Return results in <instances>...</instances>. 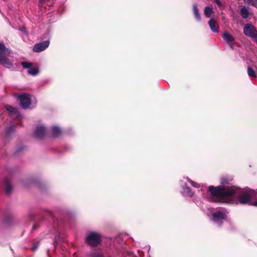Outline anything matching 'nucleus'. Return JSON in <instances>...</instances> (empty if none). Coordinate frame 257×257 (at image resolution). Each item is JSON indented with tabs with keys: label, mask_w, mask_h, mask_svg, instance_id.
Segmentation results:
<instances>
[{
	"label": "nucleus",
	"mask_w": 257,
	"mask_h": 257,
	"mask_svg": "<svg viewBox=\"0 0 257 257\" xmlns=\"http://www.w3.org/2000/svg\"><path fill=\"white\" fill-rule=\"evenodd\" d=\"M195 203H196V204L198 206L200 205L201 202H198V201H197V202H196Z\"/></svg>",
	"instance_id": "30"
},
{
	"label": "nucleus",
	"mask_w": 257,
	"mask_h": 257,
	"mask_svg": "<svg viewBox=\"0 0 257 257\" xmlns=\"http://www.w3.org/2000/svg\"><path fill=\"white\" fill-rule=\"evenodd\" d=\"M46 35L48 36V37H49V38H50V35L49 33V32H48V33L46 34Z\"/></svg>",
	"instance_id": "32"
},
{
	"label": "nucleus",
	"mask_w": 257,
	"mask_h": 257,
	"mask_svg": "<svg viewBox=\"0 0 257 257\" xmlns=\"http://www.w3.org/2000/svg\"><path fill=\"white\" fill-rule=\"evenodd\" d=\"M193 11L196 20L199 22L201 20V15L199 12L197 5L196 4L193 5Z\"/></svg>",
	"instance_id": "17"
},
{
	"label": "nucleus",
	"mask_w": 257,
	"mask_h": 257,
	"mask_svg": "<svg viewBox=\"0 0 257 257\" xmlns=\"http://www.w3.org/2000/svg\"><path fill=\"white\" fill-rule=\"evenodd\" d=\"M185 184V183H184ZM183 191L182 194L184 196L191 197L194 195V192L192 191L191 189L188 187L186 184L182 185Z\"/></svg>",
	"instance_id": "13"
},
{
	"label": "nucleus",
	"mask_w": 257,
	"mask_h": 257,
	"mask_svg": "<svg viewBox=\"0 0 257 257\" xmlns=\"http://www.w3.org/2000/svg\"><path fill=\"white\" fill-rule=\"evenodd\" d=\"M240 14L242 17L244 19H247L249 16L248 10L245 6H243L240 9Z\"/></svg>",
	"instance_id": "18"
},
{
	"label": "nucleus",
	"mask_w": 257,
	"mask_h": 257,
	"mask_svg": "<svg viewBox=\"0 0 257 257\" xmlns=\"http://www.w3.org/2000/svg\"><path fill=\"white\" fill-rule=\"evenodd\" d=\"M38 227H39V226L37 224H35L33 225V230H35L36 228H37Z\"/></svg>",
	"instance_id": "28"
},
{
	"label": "nucleus",
	"mask_w": 257,
	"mask_h": 257,
	"mask_svg": "<svg viewBox=\"0 0 257 257\" xmlns=\"http://www.w3.org/2000/svg\"><path fill=\"white\" fill-rule=\"evenodd\" d=\"M15 132V126L12 125L9 127L6 131V135L9 137L10 136Z\"/></svg>",
	"instance_id": "23"
},
{
	"label": "nucleus",
	"mask_w": 257,
	"mask_h": 257,
	"mask_svg": "<svg viewBox=\"0 0 257 257\" xmlns=\"http://www.w3.org/2000/svg\"><path fill=\"white\" fill-rule=\"evenodd\" d=\"M243 33L246 36L254 38V40L257 38V31L251 24H246L244 26Z\"/></svg>",
	"instance_id": "7"
},
{
	"label": "nucleus",
	"mask_w": 257,
	"mask_h": 257,
	"mask_svg": "<svg viewBox=\"0 0 257 257\" xmlns=\"http://www.w3.org/2000/svg\"><path fill=\"white\" fill-rule=\"evenodd\" d=\"M18 98L22 108L27 109L29 107L31 103L29 94L26 93L20 94L18 95Z\"/></svg>",
	"instance_id": "6"
},
{
	"label": "nucleus",
	"mask_w": 257,
	"mask_h": 257,
	"mask_svg": "<svg viewBox=\"0 0 257 257\" xmlns=\"http://www.w3.org/2000/svg\"><path fill=\"white\" fill-rule=\"evenodd\" d=\"M6 108L9 112L10 116L13 119H15L16 118H19L20 116L19 111L16 108L13 107L11 105H7L6 106Z\"/></svg>",
	"instance_id": "12"
},
{
	"label": "nucleus",
	"mask_w": 257,
	"mask_h": 257,
	"mask_svg": "<svg viewBox=\"0 0 257 257\" xmlns=\"http://www.w3.org/2000/svg\"><path fill=\"white\" fill-rule=\"evenodd\" d=\"M222 38L224 41L227 43L233 42L235 40V39L233 36L226 32H223L222 34Z\"/></svg>",
	"instance_id": "14"
},
{
	"label": "nucleus",
	"mask_w": 257,
	"mask_h": 257,
	"mask_svg": "<svg viewBox=\"0 0 257 257\" xmlns=\"http://www.w3.org/2000/svg\"><path fill=\"white\" fill-rule=\"evenodd\" d=\"M102 236L96 231L89 232L85 237L86 242L91 247H95L101 243Z\"/></svg>",
	"instance_id": "4"
},
{
	"label": "nucleus",
	"mask_w": 257,
	"mask_h": 257,
	"mask_svg": "<svg viewBox=\"0 0 257 257\" xmlns=\"http://www.w3.org/2000/svg\"><path fill=\"white\" fill-rule=\"evenodd\" d=\"M252 205H253V206H257V200H256V201H255L252 203Z\"/></svg>",
	"instance_id": "29"
},
{
	"label": "nucleus",
	"mask_w": 257,
	"mask_h": 257,
	"mask_svg": "<svg viewBox=\"0 0 257 257\" xmlns=\"http://www.w3.org/2000/svg\"><path fill=\"white\" fill-rule=\"evenodd\" d=\"M201 191L203 197L215 202L233 204L237 202L252 205L255 201L253 200L257 199V190H242L235 186L227 189L222 186H211L208 188L202 186Z\"/></svg>",
	"instance_id": "1"
},
{
	"label": "nucleus",
	"mask_w": 257,
	"mask_h": 257,
	"mask_svg": "<svg viewBox=\"0 0 257 257\" xmlns=\"http://www.w3.org/2000/svg\"><path fill=\"white\" fill-rule=\"evenodd\" d=\"M254 41H255V42L257 44V38L254 40Z\"/></svg>",
	"instance_id": "33"
},
{
	"label": "nucleus",
	"mask_w": 257,
	"mask_h": 257,
	"mask_svg": "<svg viewBox=\"0 0 257 257\" xmlns=\"http://www.w3.org/2000/svg\"><path fill=\"white\" fill-rule=\"evenodd\" d=\"M226 215L224 209H219L216 210L212 215V220L219 225L226 219Z\"/></svg>",
	"instance_id": "5"
},
{
	"label": "nucleus",
	"mask_w": 257,
	"mask_h": 257,
	"mask_svg": "<svg viewBox=\"0 0 257 257\" xmlns=\"http://www.w3.org/2000/svg\"><path fill=\"white\" fill-rule=\"evenodd\" d=\"M184 179L186 180V181H188V182H189L191 184V185L192 186H193V187H194L195 188H200V184H198V183L190 180L189 178L186 177V178H185Z\"/></svg>",
	"instance_id": "24"
},
{
	"label": "nucleus",
	"mask_w": 257,
	"mask_h": 257,
	"mask_svg": "<svg viewBox=\"0 0 257 257\" xmlns=\"http://www.w3.org/2000/svg\"><path fill=\"white\" fill-rule=\"evenodd\" d=\"M216 5L219 7L221 8L222 7V5L221 2L219 0H214Z\"/></svg>",
	"instance_id": "26"
},
{
	"label": "nucleus",
	"mask_w": 257,
	"mask_h": 257,
	"mask_svg": "<svg viewBox=\"0 0 257 257\" xmlns=\"http://www.w3.org/2000/svg\"><path fill=\"white\" fill-rule=\"evenodd\" d=\"M36 248H37V246L36 245H33V246L32 247V249L33 250H35Z\"/></svg>",
	"instance_id": "31"
},
{
	"label": "nucleus",
	"mask_w": 257,
	"mask_h": 257,
	"mask_svg": "<svg viewBox=\"0 0 257 257\" xmlns=\"http://www.w3.org/2000/svg\"><path fill=\"white\" fill-rule=\"evenodd\" d=\"M61 130L58 126H53L52 127V137L56 138L61 134Z\"/></svg>",
	"instance_id": "16"
},
{
	"label": "nucleus",
	"mask_w": 257,
	"mask_h": 257,
	"mask_svg": "<svg viewBox=\"0 0 257 257\" xmlns=\"http://www.w3.org/2000/svg\"><path fill=\"white\" fill-rule=\"evenodd\" d=\"M21 65L24 68L28 69V73L32 75L35 76L39 73L38 69L33 67L32 63L28 62H22Z\"/></svg>",
	"instance_id": "8"
},
{
	"label": "nucleus",
	"mask_w": 257,
	"mask_h": 257,
	"mask_svg": "<svg viewBox=\"0 0 257 257\" xmlns=\"http://www.w3.org/2000/svg\"><path fill=\"white\" fill-rule=\"evenodd\" d=\"M243 1L246 4L257 8V0H243Z\"/></svg>",
	"instance_id": "22"
},
{
	"label": "nucleus",
	"mask_w": 257,
	"mask_h": 257,
	"mask_svg": "<svg viewBox=\"0 0 257 257\" xmlns=\"http://www.w3.org/2000/svg\"><path fill=\"white\" fill-rule=\"evenodd\" d=\"M50 44L49 40L36 44L33 48V51L35 52H40L47 48Z\"/></svg>",
	"instance_id": "10"
},
{
	"label": "nucleus",
	"mask_w": 257,
	"mask_h": 257,
	"mask_svg": "<svg viewBox=\"0 0 257 257\" xmlns=\"http://www.w3.org/2000/svg\"><path fill=\"white\" fill-rule=\"evenodd\" d=\"M89 256L90 257H104L102 253H99L96 251H92L89 252Z\"/></svg>",
	"instance_id": "21"
},
{
	"label": "nucleus",
	"mask_w": 257,
	"mask_h": 257,
	"mask_svg": "<svg viewBox=\"0 0 257 257\" xmlns=\"http://www.w3.org/2000/svg\"><path fill=\"white\" fill-rule=\"evenodd\" d=\"M112 249H114L118 255H122L123 257H138L127 250L125 243L120 235L115 238Z\"/></svg>",
	"instance_id": "2"
},
{
	"label": "nucleus",
	"mask_w": 257,
	"mask_h": 257,
	"mask_svg": "<svg viewBox=\"0 0 257 257\" xmlns=\"http://www.w3.org/2000/svg\"><path fill=\"white\" fill-rule=\"evenodd\" d=\"M247 74L249 76L256 77L255 73L251 67H248Z\"/></svg>",
	"instance_id": "25"
},
{
	"label": "nucleus",
	"mask_w": 257,
	"mask_h": 257,
	"mask_svg": "<svg viewBox=\"0 0 257 257\" xmlns=\"http://www.w3.org/2000/svg\"><path fill=\"white\" fill-rule=\"evenodd\" d=\"M227 44L229 46V47L230 48V49L233 50L234 48V47L233 45V43L232 42L231 43H227Z\"/></svg>",
	"instance_id": "27"
},
{
	"label": "nucleus",
	"mask_w": 257,
	"mask_h": 257,
	"mask_svg": "<svg viewBox=\"0 0 257 257\" xmlns=\"http://www.w3.org/2000/svg\"><path fill=\"white\" fill-rule=\"evenodd\" d=\"M47 133L46 127L43 125H40L37 126L34 133V137L37 139H43Z\"/></svg>",
	"instance_id": "9"
},
{
	"label": "nucleus",
	"mask_w": 257,
	"mask_h": 257,
	"mask_svg": "<svg viewBox=\"0 0 257 257\" xmlns=\"http://www.w3.org/2000/svg\"><path fill=\"white\" fill-rule=\"evenodd\" d=\"M208 24L209 25L210 29L212 31L215 33H217L218 32L217 29H216L215 27L216 22L212 18L210 19L208 22Z\"/></svg>",
	"instance_id": "19"
},
{
	"label": "nucleus",
	"mask_w": 257,
	"mask_h": 257,
	"mask_svg": "<svg viewBox=\"0 0 257 257\" xmlns=\"http://www.w3.org/2000/svg\"><path fill=\"white\" fill-rule=\"evenodd\" d=\"M5 189L7 194H9L11 192L12 187L11 183L8 180H5Z\"/></svg>",
	"instance_id": "20"
},
{
	"label": "nucleus",
	"mask_w": 257,
	"mask_h": 257,
	"mask_svg": "<svg viewBox=\"0 0 257 257\" xmlns=\"http://www.w3.org/2000/svg\"><path fill=\"white\" fill-rule=\"evenodd\" d=\"M10 54V50L3 43H0V64L8 68L13 66V63L8 58Z\"/></svg>",
	"instance_id": "3"
},
{
	"label": "nucleus",
	"mask_w": 257,
	"mask_h": 257,
	"mask_svg": "<svg viewBox=\"0 0 257 257\" xmlns=\"http://www.w3.org/2000/svg\"><path fill=\"white\" fill-rule=\"evenodd\" d=\"M233 178L232 176H223L220 178V183L222 186L225 189L228 188L230 187L233 186L230 184V182L232 181Z\"/></svg>",
	"instance_id": "11"
},
{
	"label": "nucleus",
	"mask_w": 257,
	"mask_h": 257,
	"mask_svg": "<svg viewBox=\"0 0 257 257\" xmlns=\"http://www.w3.org/2000/svg\"><path fill=\"white\" fill-rule=\"evenodd\" d=\"M204 15L207 18H212V15L213 14V6L209 5L206 7L204 10Z\"/></svg>",
	"instance_id": "15"
}]
</instances>
